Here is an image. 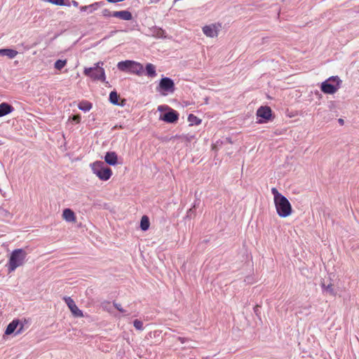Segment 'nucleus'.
<instances>
[{
    "label": "nucleus",
    "mask_w": 359,
    "mask_h": 359,
    "mask_svg": "<svg viewBox=\"0 0 359 359\" xmlns=\"http://www.w3.org/2000/svg\"><path fill=\"white\" fill-rule=\"evenodd\" d=\"M172 138H179L181 140V141L190 142L194 138V136H189L187 135L182 136L176 135L175 137H171L170 140H172Z\"/></svg>",
    "instance_id": "obj_27"
},
{
    "label": "nucleus",
    "mask_w": 359,
    "mask_h": 359,
    "mask_svg": "<svg viewBox=\"0 0 359 359\" xmlns=\"http://www.w3.org/2000/svg\"><path fill=\"white\" fill-rule=\"evenodd\" d=\"M66 60H58L55 62L54 67L56 69L61 70L66 65Z\"/></svg>",
    "instance_id": "obj_25"
},
{
    "label": "nucleus",
    "mask_w": 359,
    "mask_h": 359,
    "mask_svg": "<svg viewBox=\"0 0 359 359\" xmlns=\"http://www.w3.org/2000/svg\"><path fill=\"white\" fill-rule=\"evenodd\" d=\"M62 218L68 222H75L76 216L74 212L69 208H66L63 210Z\"/></svg>",
    "instance_id": "obj_13"
},
{
    "label": "nucleus",
    "mask_w": 359,
    "mask_h": 359,
    "mask_svg": "<svg viewBox=\"0 0 359 359\" xmlns=\"http://www.w3.org/2000/svg\"><path fill=\"white\" fill-rule=\"evenodd\" d=\"M271 115V109L269 107H260L257 111V117L262 118V119L258 120L257 123H263L267 122L269 120H270Z\"/></svg>",
    "instance_id": "obj_6"
},
{
    "label": "nucleus",
    "mask_w": 359,
    "mask_h": 359,
    "mask_svg": "<svg viewBox=\"0 0 359 359\" xmlns=\"http://www.w3.org/2000/svg\"><path fill=\"white\" fill-rule=\"evenodd\" d=\"M103 62H98L93 67L85 68L83 74L93 80L105 81L104 69L102 68Z\"/></svg>",
    "instance_id": "obj_4"
},
{
    "label": "nucleus",
    "mask_w": 359,
    "mask_h": 359,
    "mask_svg": "<svg viewBox=\"0 0 359 359\" xmlns=\"http://www.w3.org/2000/svg\"><path fill=\"white\" fill-rule=\"evenodd\" d=\"M338 122L340 125L343 126L344 124V121L342 118H339Z\"/></svg>",
    "instance_id": "obj_36"
},
{
    "label": "nucleus",
    "mask_w": 359,
    "mask_h": 359,
    "mask_svg": "<svg viewBox=\"0 0 359 359\" xmlns=\"http://www.w3.org/2000/svg\"><path fill=\"white\" fill-rule=\"evenodd\" d=\"M111 16L124 20H130L133 18L131 13L128 11H114L112 13Z\"/></svg>",
    "instance_id": "obj_12"
},
{
    "label": "nucleus",
    "mask_w": 359,
    "mask_h": 359,
    "mask_svg": "<svg viewBox=\"0 0 359 359\" xmlns=\"http://www.w3.org/2000/svg\"><path fill=\"white\" fill-rule=\"evenodd\" d=\"M92 172L100 180L107 181L112 175V170L107 167L104 162L97 161L90 165Z\"/></svg>",
    "instance_id": "obj_3"
},
{
    "label": "nucleus",
    "mask_w": 359,
    "mask_h": 359,
    "mask_svg": "<svg viewBox=\"0 0 359 359\" xmlns=\"http://www.w3.org/2000/svg\"><path fill=\"white\" fill-rule=\"evenodd\" d=\"M108 2L109 3H116V2H118L119 1L118 0H107Z\"/></svg>",
    "instance_id": "obj_38"
},
{
    "label": "nucleus",
    "mask_w": 359,
    "mask_h": 359,
    "mask_svg": "<svg viewBox=\"0 0 359 359\" xmlns=\"http://www.w3.org/2000/svg\"><path fill=\"white\" fill-rule=\"evenodd\" d=\"M20 321L18 320H14L7 326L5 334L7 335L11 334L14 332V331L17 329L18 325H19Z\"/></svg>",
    "instance_id": "obj_19"
},
{
    "label": "nucleus",
    "mask_w": 359,
    "mask_h": 359,
    "mask_svg": "<svg viewBox=\"0 0 359 359\" xmlns=\"http://www.w3.org/2000/svg\"><path fill=\"white\" fill-rule=\"evenodd\" d=\"M79 109L83 111H88L91 109V104L88 102H81L79 104Z\"/></svg>",
    "instance_id": "obj_26"
},
{
    "label": "nucleus",
    "mask_w": 359,
    "mask_h": 359,
    "mask_svg": "<svg viewBox=\"0 0 359 359\" xmlns=\"http://www.w3.org/2000/svg\"><path fill=\"white\" fill-rule=\"evenodd\" d=\"M13 110V107L10 104L6 102L0 104V117L8 114L12 112Z\"/></svg>",
    "instance_id": "obj_15"
},
{
    "label": "nucleus",
    "mask_w": 359,
    "mask_h": 359,
    "mask_svg": "<svg viewBox=\"0 0 359 359\" xmlns=\"http://www.w3.org/2000/svg\"><path fill=\"white\" fill-rule=\"evenodd\" d=\"M140 227L143 231H147L149 227V220L147 216L144 215L142 217L140 222Z\"/></svg>",
    "instance_id": "obj_21"
},
{
    "label": "nucleus",
    "mask_w": 359,
    "mask_h": 359,
    "mask_svg": "<svg viewBox=\"0 0 359 359\" xmlns=\"http://www.w3.org/2000/svg\"><path fill=\"white\" fill-rule=\"evenodd\" d=\"M188 121L191 123V125H199L201 123V120L193 114H190L188 116Z\"/></svg>",
    "instance_id": "obj_24"
},
{
    "label": "nucleus",
    "mask_w": 359,
    "mask_h": 359,
    "mask_svg": "<svg viewBox=\"0 0 359 359\" xmlns=\"http://www.w3.org/2000/svg\"><path fill=\"white\" fill-rule=\"evenodd\" d=\"M144 67L142 65L135 61H133L130 72L135 74L137 75H141L143 72Z\"/></svg>",
    "instance_id": "obj_14"
},
{
    "label": "nucleus",
    "mask_w": 359,
    "mask_h": 359,
    "mask_svg": "<svg viewBox=\"0 0 359 359\" xmlns=\"http://www.w3.org/2000/svg\"><path fill=\"white\" fill-rule=\"evenodd\" d=\"M321 287L323 289V290L325 291L329 294L332 296L336 295V292L333 287V285L332 283H330L327 285H326L325 280H323L321 282Z\"/></svg>",
    "instance_id": "obj_18"
},
{
    "label": "nucleus",
    "mask_w": 359,
    "mask_h": 359,
    "mask_svg": "<svg viewBox=\"0 0 359 359\" xmlns=\"http://www.w3.org/2000/svg\"><path fill=\"white\" fill-rule=\"evenodd\" d=\"M64 300L74 317L81 318L83 316V312L78 308L71 297H65Z\"/></svg>",
    "instance_id": "obj_9"
},
{
    "label": "nucleus",
    "mask_w": 359,
    "mask_h": 359,
    "mask_svg": "<svg viewBox=\"0 0 359 359\" xmlns=\"http://www.w3.org/2000/svg\"><path fill=\"white\" fill-rule=\"evenodd\" d=\"M22 328H23V325H21L20 327L19 330H18V331L16 332L15 334H18L20 333H21L22 330Z\"/></svg>",
    "instance_id": "obj_35"
},
{
    "label": "nucleus",
    "mask_w": 359,
    "mask_h": 359,
    "mask_svg": "<svg viewBox=\"0 0 359 359\" xmlns=\"http://www.w3.org/2000/svg\"><path fill=\"white\" fill-rule=\"evenodd\" d=\"M97 6H98V3L96 2V3H94V4H93L91 5H89V6H81L80 8V10H81V11H86L88 9H90V13H93V11L97 9Z\"/></svg>",
    "instance_id": "obj_23"
},
{
    "label": "nucleus",
    "mask_w": 359,
    "mask_h": 359,
    "mask_svg": "<svg viewBox=\"0 0 359 359\" xmlns=\"http://www.w3.org/2000/svg\"><path fill=\"white\" fill-rule=\"evenodd\" d=\"M133 325L138 330H143V323L140 320H137V319L135 320L134 322H133Z\"/></svg>",
    "instance_id": "obj_28"
},
{
    "label": "nucleus",
    "mask_w": 359,
    "mask_h": 359,
    "mask_svg": "<svg viewBox=\"0 0 359 359\" xmlns=\"http://www.w3.org/2000/svg\"><path fill=\"white\" fill-rule=\"evenodd\" d=\"M341 81L338 76H331L321 84V90L326 94H334L339 88Z\"/></svg>",
    "instance_id": "obj_5"
},
{
    "label": "nucleus",
    "mask_w": 359,
    "mask_h": 359,
    "mask_svg": "<svg viewBox=\"0 0 359 359\" xmlns=\"http://www.w3.org/2000/svg\"><path fill=\"white\" fill-rule=\"evenodd\" d=\"M118 162V156L114 151L107 152L104 156V163L109 165H115Z\"/></svg>",
    "instance_id": "obj_11"
},
{
    "label": "nucleus",
    "mask_w": 359,
    "mask_h": 359,
    "mask_svg": "<svg viewBox=\"0 0 359 359\" xmlns=\"http://www.w3.org/2000/svg\"><path fill=\"white\" fill-rule=\"evenodd\" d=\"M276 212L280 217L285 218L292 212V205L287 198L282 195L276 188L271 189Z\"/></svg>",
    "instance_id": "obj_1"
},
{
    "label": "nucleus",
    "mask_w": 359,
    "mask_h": 359,
    "mask_svg": "<svg viewBox=\"0 0 359 359\" xmlns=\"http://www.w3.org/2000/svg\"><path fill=\"white\" fill-rule=\"evenodd\" d=\"M179 114L173 109H170V111L165 113L160 117L161 120L165 122L172 123L178 120Z\"/></svg>",
    "instance_id": "obj_10"
},
{
    "label": "nucleus",
    "mask_w": 359,
    "mask_h": 359,
    "mask_svg": "<svg viewBox=\"0 0 359 359\" xmlns=\"http://www.w3.org/2000/svg\"><path fill=\"white\" fill-rule=\"evenodd\" d=\"M72 5H73L74 6H75V7H77V6H78V5H79L78 2H77V1H72Z\"/></svg>",
    "instance_id": "obj_37"
},
{
    "label": "nucleus",
    "mask_w": 359,
    "mask_h": 359,
    "mask_svg": "<svg viewBox=\"0 0 359 359\" xmlns=\"http://www.w3.org/2000/svg\"><path fill=\"white\" fill-rule=\"evenodd\" d=\"M109 100L111 103L115 105H119L118 104V95L116 91H111L109 94Z\"/></svg>",
    "instance_id": "obj_22"
},
{
    "label": "nucleus",
    "mask_w": 359,
    "mask_h": 359,
    "mask_svg": "<svg viewBox=\"0 0 359 359\" xmlns=\"http://www.w3.org/2000/svg\"><path fill=\"white\" fill-rule=\"evenodd\" d=\"M111 14L112 13H111V12L107 9L103 11V15L104 16H111Z\"/></svg>",
    "instance_id": "obj_33"
},
{
    "label": "nucleus",
    "mask_w": 359,
    "mask_h": 359,
    "mask_svg": "<svg viewBox=\"0 0 359 359\" xmlns=\"http://www.w3.org/2000/svg\"><path fill=\"white\" fill-rule=\"evenodd\" d=\"M259 308V305H256V306L254 307V312L255 313V314H256L257 316L258 315Z\"/></svg>",
    "instance_id": "obj_34"
},
{
    "label": "nucleus",
    "mask_w": 359,
    "mask_h": 359,
    "mask_svg": "<svg viewBox=\"0 0 359 359\" xmlns=\"http://www.w3.org/2000/svg\"><path fill=\"white\" fill-rule=\"evenodd\" d=\"M18 51L10 48L0 49V55L7 56L10 59L14 58L18 55Z\"/></svg>",
    "instance_id": "obj_17"
},
{
    "label": "nucleus",
    "mask_w": 359,
    "mask_h": 359,
    "mask_svg": "<svg viewBox=\"0 0 359 359\" xmlns=\"http://www.w3.org/2000/svg\"><path fill=\"white\" fill-rule=\"evenodd\" d=\"M170 108L166 105H160L158 107V110L160 111H163L168 110Z\"/></svg>",
    "instance_id": "obj_30"
},
{
    "label": "nucleus",
    "mask_w": 359,
    "mask_h": 359,
    "mask_svg": "<svg viewBox=\"0 0 359 359\" xmlns=\"http://www.w3.org/2000/svg\"><path fill=\"white\" fill-rule=\"evenodd\" d=\"M115 308L121 313H124L125 310L122 308L121 305L118 303H114Z\"/></svg>",
    "instance_id": "obj_29"
},
{
    "label": "nucleus",
    "mask_w": 359,
    "mask_h": 359,
    "mask_svg": "<svg viewBox=\"0 0 359 359\" xmlns=\"http://www.w3.org/2000/svg\"><path fill=\"white\" fill-rule=\"evenodd\" d=\"M147 74L150 77H154L156 75V67L154 65L149 63L146 65Z\"/></svg>",
    "instance_id": "obj_20"
},
{
    "label": "nucleus",
    "mask_w": 359,
    "mask_h": 359,
    "mask_svg": "<svg viewBox=\"0 0 359 359\" xmlns=\"http://www.w3.org/2000/svg\"><path fill=\"white\" fill-rule=\"evenodd\" d=\"M133 60H125L119 62L117 64V67L122 72H130Z\"/></svg>",
    "instance_id": "obj_16"
},
{
    "label": "nucleus",
    "mask_w": 359,
    "mask_h": 359,
    "mask_svg": "<svg viewBox=\"0 0 359 359\" xmlns=\"http://www.w3.org/2000/svg\"><path fill=\"white\" fill-rule=\"evenodd\" d=\"M158 86L162 90L166 92L167 93H172L175 91L174 81L168 77L162 78L159 82Z\"/></svg>",
    "instance_id": "obj_8"
},
{
    "label": "nucleus",
    "mask_w": 359,
    "mask_h": 359,
    "mask_svg": "<svg viewBox=\"0 0 359 359\" xmlns=\"http://www.w3.org/2000/svg\"><path fill=\"white\" fill-rule=\"evenodd\" d=\"M325 112V111H318V115L323 116Z\"/></svg>",
    "instance_id": "obj_40"
},
{
    "label": "nucleus",
    "mask_w": 359,
    "mask_h": 359,
    "mask_svg": "<svg viewBox=\"0 0 359 359\" xmlns=\"http://www.w3.org/2000/svg\"><path fill=\"white\" fill-rule=\"evenodd\" d=\"M27 257V252L22 249L14 250L11 254L7 264L8 272L15 271L18 267L23 265Z\"/></svg>",
    "instance_id": "obj_2"
},
{
    "label": "nucleus",
    "mask_w": 359,
    "mask_h": 359,
    "mask_svg": "<svg viewBox=\"0 0 359 359\" xmlns=\"http://www.w3.org/2000/svg\"><path fill=\"white\" fill-rule=\"evenodd\" d=\"M220 24H211L208 25H205L203 27V34L210 38L217 37L218 36L219 31L221 29Z\"/></svg>",
    "instance_id": "obj_7"
},
{
    "label": "nucleus",
    "mask_w": 359,
    "mask_h": 359,
    "mask_svg": "<svg viewBox=\"0 0 359 359\" xmlns=\"http://www.w3.org/2000/svg\"><path fill=\"white\" fill-rule=\"evenodd\" d=\"M178 340H179V341H181V343H182V344H183V343L184 342L185 339H184V338H182V337H179V338H178Z\"/></svg>",
    "instance_id": "obj_39"
},
{
    "label": "nucleus",
    "mask_w": 359,
    "mask_h": 359,
    "mask_svg": "<svg viewBox=\"0 0 359 359\" xmlns=\"http://www.w3.org/2000/svg\"><path fill=\"white\" fill-rule=\"evenodd\" d=\"M72 119L76 123H79L81 120V116L79 115H74L73 116Z\"/></svg>",
    "instance_id": "obj_32"
},
{
    "label": "nucleus",
    "mask_w": 359,
    "mask_h": 359,
    "mask_svg": "<svg viewBox=\"0 0 359 359\" xmlns=\"http://www.w3.org/2000/svg\"><path fill=\"white\" fill-rule=\"evenodd\" d=\"M156 34L160 38H165V36H164V31L162 30V29H159Z\"/></svg>",
    "instance_id": "obj_31"
}]
</instances>
